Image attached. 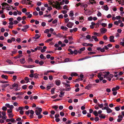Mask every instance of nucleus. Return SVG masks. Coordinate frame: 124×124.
I'll return each mask as SVG.
<instances>
[{
	"label": "nucleus",
	"instance_id": "1",
	"mask_svg": "<svg viewBox=\"0 0 124 124\" xmlns=\"http://www.w3.org/2000/svg\"><path fill=\"white\" fill-rule=\"evenodd\" d=\"M106 74V72H100V73H98V75L97 76V77L98 78L100 77H104V78H105L106 77H107V74Z\"/></svg>",
	"mask_w": 124,
	"mask_h": 124
},
{
	"label": "nucleus",
	"instance_id": "2",
	"mask_svg": "<svg viewBox=\"0 0 124 124\" xmlns=\"http://www.w3.org/2000/svg\"><path fill=\"white\" fill-rule=\"evenodd\" d=\"M18 85L17 84L14 83L12 86H10V88L11 89H13L15 87H16V88L15 89V91H17L18 90Z\"/></svg>",
	"mask_w": 124,
	"mask_h": 124
},
{
	"label": "nucleus",
	"instance_id": "3",
	"mask_svg": "<svg viewBox=\"0 0 124 124\" xmlns=\"http://www.w3.org/2000/svg\"><path fill=\"white\" fill-rule=\"evenodd\" d=\"M32 2L31 1H30L29 0H23L21 1V3L23 4H26L29 5L31 4V2Z\"/></svg>",
	"mask_w": 124,
	"mask_h": 124
},
{
	"label": "nucleus",
	"instance_id": "4",
	"mask_svg": "<svg viewBox=\"0 0 124 124\" xmlns=\"http://www.w3.org/2000/svg\"><path fill=\"white\" fill-rule=\"evenodd\" d=\"M100 31L101 34H104L107 31V29L104 28H102L100 29Z\"/></svg>",
	"mask_w": 124,
	"mask_h": 124
},
{
	"label": "nucleus",
	"instance_id": "5",
	"mask_svg": "<svg viewBox=\"0 0 124 124\" xmlns=\"http://www.w3.org/2000/svg\"><path fill=\"white\" fill-rule=\"evenodd\" d=\"M119 88V87L118 86H116L115 87L112 88V90L113 91H114L113 93H117V92L116 91L118 90Z\"/></svg>",
	"mask_w": 124,
	"mask_h": 124
},
{
	"label": "nucleus",
	"instance_id": "6",
	"mask_svg": "<svg viewBox=\"0 0 124 124\" xmlns=\"http://www.w3.org/2000/svg\"><path fill=\"white\" fill-rule=\"evenodd\" d=\"M73 25V23L70 22H69L67 24V26L69 28H71Z\"/></svg>",
	"mask_w": 124,
	"mask_h": 124
},
{
	"label": "nucleus",
	"instance_id": "7",
	"mask_svg": "<svg viewBox=\"0 0 124 124\" xmlns=\"http://www.w3.org/2000/svg\"><path fill=\"white\" fill-rule=\"evenodd\" d=\"M49 4L50 5H52V7H54V4H56V3L54 2V1H53V2L51 0L48 1Z\"/></svg>",
	"mask_w": 124,
	"mask_h": 124
},
{
	"label": "nucleus",
	"instance_id": "8",
	"mask_svg": "<svg viewBox=\"0 0 124 124\" xmlns=\"http://www.w3.org/2000/svg\"><path fill=\"white\" fill-rule=\"evenodd\" d=\"M20 62L22 64H23L25 62V58H23L20 59Z\"/></svg>",
	"mask_w": 124,
	"mask_h": 124
},
{
	"label": "nucleus",
	"instance_id": "9",
	"mask_svg": "<svg viewBox=\"0 0 124 124\" xmlns=\"http://www.w3.org/2000/svg\"><path fill=\"white\" fill-rule=\"evenodd\" d=\"M116 1H118L120 4L122 5H124V0H116Z\"/></svg>",
	"mask_w": 124,
	"mask_h": 124
},
{
	"label": "nucleus",
	"instance_id": "10",
	"mask_svg": "<svg viewBox=\"0 0 124 124\" xmlns=\"http://www.w3.org/2000/svg\"><path fill=\"white\" fill-rule=\"evenodd\" d=\"M114 37L113 36H110L109 37L110 41V42H114L115 41V40L114 39Z\"/></svg>",
	"mask_w": 124,
	"mask_h": 124
},
{
	"label": "nucleus",
	"instance_id": "11",
	"mask_svg": "<svg viewBox=\"0 0 124 124\" xmlns=\"http://www.w3.org/2000/svg\"><path fill=\"white\" fill-rule=\"evenodd\" d=\"M55 83L56 85L59 86L61 84V81L60 80H56L55 81Z\"/></svg>",
	"mask_w": 124,
	"mask_h": 124
},
{
	"label": "nucleus",
	"instance_id": "12",
	"mask_svg": "<svg viewBox=\"0 0 124 124\" xmlns=\"http://www.w3.org/2000/svg\"><path fill=\"white\" fill-rule=\"evenodd\" d=\"M91 38L92 39H94V41H99L97 37L95 36H92Z\"/></svg>",
	"mask_w": 124,
	"mask_h": 124
},
{
	"label": "nucleus",
	"instance_id": "13",
	"mask_svg": "<svg viewBox=\"0 0 124 124\" xmlns=\"http://www.w3.org/2000/svg\"><path fill=\"white\" fill-rule=\"evenodd\" d=\"M40 36H39L38 34H36L35 35V36L33 37V39H39L40 37Z\"/></svg>",
	"mask_w": 124,
	"mask_h": 124
},
{
	"label": "nucleus",
	"instance_id": "14",
	"mask_svg": "<svg viewBox=\"0 0 124 124\" xmlns=\"http://www.w3.org/2000/svg\"><path fill=\"white\" fill-rule=\"evenodd\" d=\"M23 109H24V108L23 107H19L18 108L16 109V110L17 111H18L19 110L21 111Z\"/></svg>",
	"mask_w": 124,
	"mask_h": 124
},
{
	"label": "nucleus",
	"instance_id": "15",
	"mask_svg": "<svg viewBox=\"0 0 124 124\" xmlns=\"http://www.w3.org/2000/svg\"><path fill=\"white\" fill-rule=\"evenodd\" d=\"M56 5L54 4V7L56 8H57V5H58V7L60 8V3L56 1Z\"/></svg>",
	"mask_w": 124,
	"mask_h": 124
},
{
	"label": "nucleus",
	"instance_id": "16",
	"mask_svg": "<svg viewBox=\"0 0 124 124\" xmlns=\"http://www.w3.org/2000/svg\"><path fill=\"white\" fill-rule=\"evenodd\" d=\"M1 78H4L5 79H7L8 78V76L4 75H2L1 76Z\"/></svg>",
	"mask_w": 124,
	"mask_h": 124
},
{
	"label": "nucleus",
	"instance_id": "17",
	"mask_svg": "<svg viewBox=\"0 0 124 124\" xmlns=\"http://www.w3.org/2000/svg\"><path fill=\"white\" fill-rule=\"evenodd\" d=\"M107 112L108 113H109L111 112H112V110L110 109V108H109V107L107 108Z\"/></svg>",
	"mask_w": 124,
	"mask_h": 124
},
{
	"label": "nucleus",
	"instance_id": "18",
	"mask_svg": "<svg viewBox=\"0 0 124 124\" xmlns=\"http://www.w3.org/2000/svg\"><path fill=\"white\" fill-rule=\"evenodd\" d=\"M6 61L9 64H13V62H12L10 60L7 59V60Z\"/></svg>",
	"mask_w": 124,
	"mask_h": 124
},
{
	"label": "nucleus",
	"instance_id": "19",
	"mask_svg": "<svg viewBox=\"0 0 124 124\" xmlns=\"http://www.w3.org/2000/svg\"><path fill=\"white\" fill-rule=\"evenodd\" d=\"M103 115V114H100L99 115V117L101 118L104 119L105 118V116H103L102 115Z\"/></svg>",
	"mask_w": 124,
	"mask_h": 124
},
{
	"label": "nucleus",
	"instance_id": "20",
	"mask_svg": "<svg viewBox=\"0 0 124 124\" xmlns=\"http://www.w3.org/2000/svg\"><path fill=\"white\" fill-rule=\"evenodd\" d=\"M93 113L95 116H97L98 115V114L96 111H94Z\"/></svg>",
	"mask_w": 124,
	"mask_h": 124
},
{
	"label": "nucleus",
	"instance_id": "21",
	"mask_svg": "<svg viewBox=\"0 0 124 124\" xmlns=\"http://www.w3.org/2000/svg\"><path fill=\"white\" fill-rule=\"evenodd\" d=\"M23 66L24 67H26L27 68H31L34 67L33 65H30L28 66L24 65Z\"/></svg>",
	"mask_w": 124,
	"mask_h": 124
},
{
	"label": "nucleus",
	"instance_id": "22",
	"mask_svg": "<svg viewBox=\"0 0 124 124\" xmlns=\"http://www.w3.org/2000/svg\"><path fill=\"white\" fill-rule=\"evenodd\" d=\"M27 61L28 62H32L33 61L31 58H29L27 60Z\"/></svg>",
	"mask_w": 124,
	"mask_h": 124
},
{
	"label": "nucleus",
	"instance_id": "23",
	"mask_svg": "<svg viewBox=\"0 0 124 124\" xmlns=\"http://www.w3.org/2000/svg\"><path fill=\"white\" fill-rule=\"evenodd\" d=\"M61 28L62 30H63L66 31L68 29V28L67 27L64 26H61Z\"/></svg>",
	"mask_w": 124,
	"mask_h": 124
},
{
	"label": "nucleus",
	"instance_id": "24",
	"mask_svg": "<svg viewBox=\"0 0 124 124\" xmlns=\"http://www.w3.org/2000/svg\"><path fill=\"white\" fill-rule=\"evenodd\" d=\"M9 84H7L3 85H2L1 86L2 88H5L7 86L9 85Z\"/></svg>",
	"mask_w": 124,
	"mask_h": 124
},
{
	"label": "nucleus",
	"instance_id": "25",
	"mask_svg": "<svg viewBox=\"0 0 124 124\" xmlns=\"http://www.w3.org/2000/svg\"><path fill=\"white\" fill-rule=\"evenodd\" d=\"M74 13L73 11H70V14H69V16L71 17L72 16L74 15Z\"/></svg>",
	"mask_w": 124,
	"mask_h": 124
},
{
	"label": "nucleus",
	"instance_id": "26",
	"mask_svg": "<svg viewBox=\"0 0 124 124\" xmlns=\"http://www.w3.org/2000/svg\"><path fill=\"white\" fill-rule=\"evenodd\" d=\"M92 87V85H89L86 86L85 87V89L89 90Z\"/></svg>",
	"mask_w": 124,
	"mask_h": 124
},
{
	"label": "nucleus",
	"instance_id": "27",
	"mask_svg": "<svg viewBox=\"0 0 124 124\" xmlns=\"http://www.w3.org/2000/svg\"><path fill=\"white\" fill-rule=\"evenodd\" d=\"M104 9L106 11H107L108 9V8L107 5H106L104 6Z\"/></svg>",
	"mask_w": 124,
	"mask_h": 124
},
{
	"label": "nucleus",
	"instance_id": "28",
	"mask_svg": "<svg viewBox=\"0 0 124 124\" xmlns=\"http://www.w3.org/2000/svg\"><path fill=\"white\" fill-rule=\"evenodd\" d=\"M10 122L12 123H16V120H14L13 118H11L10 119Z\"/></svg>",
	"mask_w": 124,
	"mask_h": 124
},
{
	"label": "nucleus",
	"instance_id": "29",
	"mask_svg": "<svg viewBox=\"0 0 124 124\" xmlns=\"http://www.w3.org/2000/svg\"><path fill=\"white\" fill-rule=\"evenodd\" d=\"M24 80L26 81H27L26 83H28V82H29V79L28 77H25L24 78Z\"/></svg>",
	"mask_w": 124,
	"mask_h": 124
},
{
	"label": "nucleus",
	"instance_id": "30",
	"mask_svg": "<svg viewBox=\"0 0 124 124\" xmlns=\"http://www.w3.org/2000/svg\"><path fill=\"white\" fill-rule=\"evenodd\" d=\"M81 6L82 7L85 8L87 7V5L86 4H81Z\"/></svg>",
	"mask_w": 124,
	"mask_h": 124
},
{
	"label": "nucleus",
	"instance_id": "31",
	"mask_svg": "<svg viewBox=\"0 0 124 124\" xmlns=\"http://www.w3.org/2000/svg\"><path fill=\"white\" fill-rule=\"evenodd\" d=\"M40 57L41 59H43L44 60L46 59V58H44V55H43V54H40Z\"/></svg>",
	"mask_w": 124,
	"mask_h": 124
},
{
	"label": "nucleus",
	"instance_id": "32",
	"mask_svg": "<svg viewBox=\"0 0 124 124\" xmlns=\"http://www.w3.org/2000/svg\"><path fill=\"white\" fill-rule=\"evenodd\" d=\"M84 93H76L75 95V96L76 97L79 96L83 95Z\"/></svg>",
	"mask_w": 124,
	"mask_h": 124
},
{
	"label": "nucleus",
	"instance_id": "33",
	"mask_svg": "<svg viewBox=\"0 0 124 124\" xmlns=\"http://www.w3.org/2000/svg\"><path fill=\"white\" fill-rule=\"evenodd\" d=\"M70 75L72 76H77L78 75V74L76 73H71Z\"/></svg>",
	"mask_w": 124,
	"mask_h": 124
},
{
	"label": "nucleus",
	"instance_id": "34",
	"mask_svg": "<svg viewBox=\"0 0 124 124\" xmlns=\"http://www.w3.org/2000/svg\"><path fill=\"white\" fill-rule=\"evenodd\" d=\"M93 34L94 35H97L98 36H100V35L99 33L96 32H94Z\"/></svg>",
	"mask_w": 124,
	"mask_h": 124
},
{
	"label": "nucleus",
	"instance_id": "35",
	"mask_svg": "<svg viewBox=\"0 0 124 124\" xmlns=\"http://www.w3.org/2000/svg\"><path fill=\"white\" fill-rule=\"evenodd\" d=\"M101 25L103 27H105L107 25V24L105 23H102L101 24Z\"/></svg>",
	"mask_w": 124,
	"mask_h": 124
},
{
	"label": "nucleus",
	"instance_id": "36",
	"mask_svg": "<svg viewBox=\"0 0 124 124\" xmlns=\"http://www.w3.org/2000/svg\"><path fill=\"white\" fill-rule=\"evenodd\" d=\"M53 39V38H51L50 39H49L47 40H46V42H49V41H51Z\"/></svg>",
	"mask_w": 124,
	"mask_h": 124
},
{
	"label": "nucleus",
	"instance_id": "37",
	"mask_svg": "<svg viewBox=\"0 0 124 124\" xmlns=\"http://www.w3.org/2000/svg\"><path fill=\"white\" fill-rule=\"evenodd\" d=\"M33 14L35 16H37L38 15V13L36 11L34 12Z\"/></svg>",
	"mask_w": 124,
	"mask_h": 124
},
{
	"label": "nucleus",
	"instance_id": "38",
	"mask_svg": "<svg viewBox=\"0 0 124 124\" xmlns=\"http://www.w3.org/2000/svg\"><path fill=\"white\" fill-rule=\"evenodd\" d=\"M52 108H54L55 110H56L58 108V107L56 105H54L52 107Z\"/></svg>",
	"mask_w": 124,
	"mask_h": 124
},
{
	"label": "nucleus",
	"instance_id": "39",
	"mask_svg": "<svg viewBox=\"0 0 124 124\" xmlns=\"http://www.w3.org/2000/svg\"><path fill=\"white\" fill-rule=\"evenodd\" d=\"M72 122V121L70 120H68L66 122V124H71Z\"/></svg>",
	"mask_w": 124,
	"mask_h": 124
},
{
	"label": "nucleus",
	"instance_id": "40",
	"mask_svg": "<svg viewBox=\"0 0 124 124\" xmlns=\"http://www.w3.org/2000/svg\"><path fill=\"white\" fill-rule=\"evenodd\" d=\"M1 5L3 6H6L7 5H8V4L6 3H3L1 4Z\"/></svg>",
	"mask_w": 124,
	"mask_h": 124
},
{
	"label": "nucleus",
	"instance_id": "41",
	"mask_svg": "<svg viewBox=\"0 0 124 124\" xmlns=\"http://www.w3.org/2000/svg\"><path fill=\"white\" fill-rule=\"evenodd\" d=\"M57 20L56 19H55L52 22V23L53 24H55L57 23Z\"/></svg>",
	"mask_w": 124,
	"mask_h": 124
},
{
	"label": "nucleus",
	"instance_id": "42",
	"mask_svg": "<svg viewBox=\"0 0 124 124\" xmlns=\"http://www.w3.org/2000/svg\"><path fill=\"white\" fill-rule=\"evenodd\" d=\"M86 38L87 39H89L91 38V36L90 35H87L86 36Z\"/></svg>",
	"mask_w": 124,
	"mask_h": 124
},
{
	"label": "nucleus",
	"instance_id": "43",
	"mask_svg": "<svg viewBox=\"0 0 124 124\" xmlns=\"http://www.w3.org/2000/svg\"><path fill=\"white\" fill-rule=\"evenodd\" d=\"M115 109L117 111H119L120 110V108L118 107H115Z\"/></svg>",
	"mask_w": 124,
	"mask_h": 124
},
{
	"label": "nucleus",
	"instance_id": "44",
	"mask_svg": "<svg viewBox=\"0 0 124 124\" xmlns=\"http://www.w3.org/2000/svg\"><path fill=\"white\" fill-rule=\"evenodd\" d=\"M0 83H8V82L7 81H0Z\"/></svg>",
	"mask_w": 124,
	"mask_h": 124
},
{
	"label": "nucleus",
	"instance_id": "45",
	"mask_svg": "<svg viewBox=\"0 0 124 124\" xmlns=\"http://www.w3.org/2000/svg\"><path fill=\"white\" fill-rule=\"evenodd\" d=\"M68 8V6L67 5H65L63 8V9H67V10H68V9H67V8Z\"/></svg>",
	"mask_w": 124,
	"mask_h": 124
},
{
	"label": "nucleus",
	"instance_id": "46",
	"mask_svg": "<svg viewBox=\"0 0 124 124\" xmlns=\"http://www.w3.org/2000/svg\"><path fill=\"white\" fill-rule=\"evenodd\" d=\"M58 17L59 18L62 19L63 18V15L62 14L58 16Z\"/></svg>",
	"mask_w": 124,
	"mask_h": 124
},
{
	"label": "nucleus",
	"instance_id": "47",
	"mask_svg": "<svg viewBox=\"0 0 124 124\" xmlns=\"http://www.w3.org/2000/svg\"><path fill=\"white\" fill-rule=\"evenodd\" d=\"M50 16V17L49 18H50L51 17V14H49V15H44V16H43L44 17H48V16Z\"/></svg>",
	"mask_w": 124,
	"mask_h": 124
},
{
	"label": "nucleus",
	"instance_id": "48",
	"mask_svg": "<svg viewBox=\"0 0 124 124\" xmlns=\"http://www.w3.org/2000/svg\"><path fill=\"white\" fill-rule=\"evenodd\" d=\"M103 38L104 40H106L108 39V37L106 35H104L103 36Z\"/></svg>",
	"mask_w": 124,
	"mask_h": 124
},
{
	"label": "nucleus",
	"instance_id": "49",
	"mask_svg": "<svg viewBox=\"0 0 124 124\" xmlns=\"http://www.w3.org/2000/svg\"><path fill=\"white\" fill-rule=\"evenodd\" d=\"M27 87V86L26 85H24L22 86V88L24 89H26Z\"/></svg>",
	"mask_w": 124,
	"mask_h": 124
},
{
	"label": "nucleus",
	"instance_id": "50",
	"mask_svg": "<svg viewBox=\"0 0 124 124\" xmlns=\"http://www.w3.org/2000/svg\"><path fill=\"white\" fill-rule=\"evenodd\" d=\"M2 109L4 111H6L7 109V108L6 107L3 106L2 107Z\"/></svg>",
	"mask_w": 124,
	"mask_h": 124
},
{
	"label": "nucleus",
	"instance_id": "51",
	"mask_svg": "<svg viewBox=\"0 0 124 124\" xmlns=\"http://www.w3.org/2000/svg\"><path fill=\"white\" fill-rule=\"evenodd\" d=\"M8 116L9 118H12L13 117L14 115L12 114H8Z\"/></svg>",
	"mask_w": 124,
	"mask_h": 124
},
{
	"label": "nucleus",
	"instance_id": "52",
	"mask_svg": "<svg viewBox=\"0 0 124 124\" xmlns=\"http://www.w3.org/2000/svg\"><path fill=\"white\" fill-rule=\"evenodd\" d=\"M60 115L61 116H63L64 115V113L63 112L61 111L60 113Z\"/></svg>",
	"mask_w": 124,
	"mask_h": 124
},
{
	"label": "nucleus",
	"instance_id": "53",
	"mask_svg": "<svg viewBox=\"0 0 124 124\" xmlns=\"http://www.w3.org/2000/svg\"><path fill=\"white\" fill-rule=\"evenodd\" d=\"M70 59L69 58H66L65 60V62H69L70 61Z\"/></svg>",
	"mask_w": 124,
	"mask_h": 124
},
{
	"label": "nucleus",
	"instance_id": "54",
	"mask_svg": "<svg viewBox=\"0 0 124 124\" xmlns=\"http://www.w3.org/2000/svg\"><path fill=\"white\" fill-rule=\"evenodd\" d=\"M64 0H62V1L60 3V5H63L64 4Z\"/></svg>",
	"mask_w": 124,
	"mask_h": 124
},
{
	"label": "nucleus",
	"instance_id": "55",
	"mask_svg": "<svg viewBox=\"0 0 124 124\" xmlns=\"http://www.w3.org/2000/svg\"><path fill=\"white\" fill-rule=\"evenodd\" d=\"M68 51L70 52V54H73V51H72V50L70 49H68Z\"/></svg>",
	"mask_w": 124,
	"mask_h": 124
},
{
	"label": "nucleus",
	"instance_id": "56",
	"mask_svg": "<svg viewBox=\"0 0 124 124\" xmlns=\"http://www.w3.org/2000/svg\"><path fill=\"white\" fill-rule=\"evenodd\" d=\"M29 26L28 25H26L24 26H23V28L25 29H28L29 28Z\"/></svg>",
	"mask_w": 124,
	"mask_h": 124
},
{
	"label": "nucleus",
	"instance_id": "57",
	"mask_svg": "<svg viewBox=\"0 0 124 124\" xmlns=\"http://www.w3.org/2000/svg\"><path fill=\"white\" fill-rule=\"evenodd\" d=\"M75 113L74 112H72L71 113V115L72 116H75Z\"/></svg>",
	"mask_w": 124,
	"mask_h": 124
},
{
	"label": "nucleus",
	"instance_id": "58",
	"mask_svg": "<svg viewBox=\"0 0 124 124\" xmlns=\"http://www.w3.org/2000/svg\"><path fill=\"white\" fill-rule=\"evenodd\" d=\"M12 32L14 34H16L18 33V32L17 31H15L14 30L12 31Z\"/></svg>",
	"mask_w": 124,
	"mask_h": 124
},
{
	"label": "nucleus",
	"instance_id": "59",
	"mask_svg": "<svg viewBox=\"0 0 124 124\" xmlns=\"http://www.w3.org/2000/svg\"><path fill=\"white\" fill-rule=\"evenodd\" d=\"M60 116L58 114H56L55 115V118H57Z\"/></svg>",
	"mask_w": 124,
	"mask_h": 124
},
{
	"label": "nucleus",
	"instance_id": "60",
	"mask_svg": "<svg viewBox=\"0 0 124 124\" xmlns=\"http://www.w3.org/2000/svg\"><path fill=\"white\" fill-rule=\"evenodd\" d=\"M34 78H38V76L37 73H35L34 75Z\"/></svg>",
	"mask_w": 124,
	"mask_h": 124
},
{
	"label": "nucleus",
	"instance_id": "61",
	"mask_svg": "<svg viewBox=\"0 0 124 124\" xmlns=\"http://www.w3.org/2000/svg\"><path fill=\"white\" fill-rule=\"evenodd\" d=\"M22 11L24 13L27 11V10L26 8H23L22 9Z\"/></svg>",
	"mask_w": 124,
	"mask_h": 124
},
{
	"label": "nucleus",
	"instance_id": "62",
	"mask_svg": "<svg viewBox=\"0 0 124 124\" xmlns=\"http://www.w3.org/2000/svg\"><path fill=\"white\" fill-rule=\"evenodd\" d=\"M49 31V30L48 29H46L45 31L44 32L46 33H48Z\"/></svg>",
	"mask_w": 124,
	"mask_h": 124
},
{
	"label": "nucleus",
	"instance_id": "63",
	"mask_svg": "<svg viewBox=\"0 0 124 124\" xmlns=\"http://www.w3.org/2000/svg\"><path fill=\"white\" fill-rule=\"evenodd\" d=\"M30 113L31 115H33L34 114V111L32 110H31L30 111Z\"/></svg>",
	"mask_w": 124,
	"mask_h": 124
},
{
	"label": "nucleus",
	"instance_id": "64",
	"mask_svg": "<svg viewBox=\"0 0 124 124\" xmlns=\"http://www.w3.org/2000/svg\"><path fill=\"white\" fill-rule=\"evenodd\" d=\"M112 26V24L111 23L109 24L108 25V28H111Z\"/></svg>",
	"mask_w": 124,
	"mask_h": 124
}]
</instances>
